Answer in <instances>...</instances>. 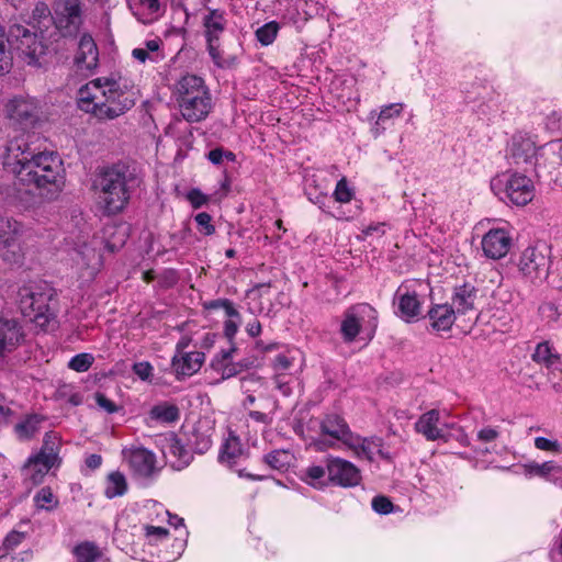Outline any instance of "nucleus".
<instances>
[{"label":"nucleus","mask_w":562,"mask_h":562,"mask_svg":"<svg viewBox=\"0 0 562 562\" xmlns=\"http://www.w3.org/2000/svg\"><path fill=\"white\" fill-rule=\"evenodd\" d=\"M3 167L20 184L33 186L38 194L55 200L65 184L60 157L54 151H36L24 134L13 137L5 146Z\"/></svg>","instance_id":"nucleus-1"},{"label":"nucleus","mask_w":562,"mask_h":562,"mask_svg":"<svg viewBox=\"0 0 562 562\" xmlns=\"http://www.w3.org/2000/svg\"><path fill=\"white\" fill-rule=\"evenodd\" d=\"M139 90L134 81L120 74H111L86 83L78 91V108L102 121L114 120L135 104Z\"/></svg>","instance_id":"nucleus-2"},{"label":"nucleus","mask_w":562,"mask_h":562,"mask_svg":"<svg viewBox=\"0 0 562 562\" xmlns=\"http://www.w3.org/2000/svg\"><path fill=\"white\" fill-rule=\"evenodd\" d=\"M72 223L75 229L68 238L78 255L79 279L83 283L91 282L103 266L101 246L109 252H115L124 246L127 234L123 226L111 224L103 227L102 236L91 235L92 226L81 215L74 216Z\"/></svg>","instance_id":"nucleus-3"},{"label":"nucleus","mask_w":562,"mask_h":562,"mask_svg":"<svg viewBox=\"0 0 562 562\" xmlns=\"http://www.w3.org/2000/svg\"><path fill=\"white\" fill-rule=\"evenodd\" d=\"M144 182L142 169L132 161H117L103 167L95 180L102 213L113 216L122 213Z\"/></svg>","instance_id":"nucleus-4"},{"label":"nucleus","mask_w":562,"mask_h":562,"mask_svg":"<svg viewBox=\"0 0 562 562\" xmlns=\"http://www.w3.org/2000/svg\"><path fill=\"white\" fill-rule=\"evenodd\" d=\"M173 94L182 117L190 123L205 120L213 109V99L204 79L186 74L175 83Z\"/></svg>","instance_id":"nucleus-5"},{"label":"nucleus","mask_w":562,"mask_h":562,"mask_svg":"<svg viewBox=\"0 0 562 562\" xmlns=\"http://www.w3.org/2000/svg\"><path fill=\"white\" fill-rule=\"evenodd\" d=\"M378 325V311L369 303H357L344 311L339 335L347 345L357 340L368 344L374 338Z\"/></svg>","instance_id":"nucleus-6"},{"label":"nucleus","mask_w":562,"mask_h":562,"mask_svg":"<svg viewBox=\"0 0 562 562\" xmlns=\"http://www.w3.org/2000/svg\"><path fill=\"white\" fill-rule=\"evenodd\" d=\"M54 296V289L46 282L25 285L19 291L21 313L40 327H47L56 317L55 311L50 306Z\"/></svg>","instance_id":"nucleus-7"},{"label":"nucleus","mask_w":562,"mask_h":562,"mask_svg":"<svg viewBox=\"0 0 562 562\" xmlns=\"http://www.w3.org/2000/svg\"><path fill=\"white\" fill-rule=\"evenodd\" d=\"M491 189L501 200H508L518 206L528 204L535 196L531 179L517 172L495 177L491 181Z\"/></svg>","instance_id":"nucleus-8"},{"label":"nucleus","mask_w":562,"mask_h":562,"mask_svg":"<svg viewBox=\"0 0 562 562\" xmlns=\"http://www.w3.org/2000/svg\"><path fill=\"white\" fill-rule=\"evenodd\" d=\"M424 283L419 280H405L393 295L394 313L406 323L416 321L422 311L420 291Z\"/></svg>","instance_id":"nucleus-9"},{"label":"nucleus","mask_w":562,"mask_h":562,"mask_svg":"<svg viewBox=\"0 0 562 562\" xmlns=\"http://www.w3.org/2000/svg\"><path fill=\"white\" fill-rule=\"evenodd\" d=\"M23 57L29 65H37L40 57L45 54L46 46L36 33L23 25H12L5 40V45Z\"/></svg>","instance_id":"nucleus-10"},{"label":"nucleus","mask_w":562,"mask_h":562,"mask_svg":"<svg viewBox=\"0 0 562 562\" xmlns=\"http://www.w3.org/2000/svg\"><path fill=\"white\" fill-rule=\"evenodd\" d=\"M49 438L50 435L46 434L41 450L30 456L22 468L23 480L31 487L41 484L58 460V453L54 443H49Z\"/></svg>","instance_id":"nucleus-11"},{"label":"nucleus","mask_w":562,"mask_h":562,"mask_svg":"<svg viewBox=\"0 0 562 562\" xmlns=\"http://www.w3.org/2000/svg\"><path fill=\"white\" fill-rule=\"evenodd\" d=\"M319 429L324 438L314 441L315 447L319 451L335 447L336 442H341L342 445L351 443L353 439V432L348 423L342 416L336 413L324 415L319 422Z\"/></svg>","instance_id":"nucleus-12"},{"label":"nucleus","mask_w":562,"mask_h":562,"mask_svg":"<svg viewBox=\"0 0 562 562\" xmlns=\"http://www.w3.org/2000/svg\"><path fill=\"white\" fill-rule=\"evenodd\" d=\"M549 255L550 250L546 245L527 247L519 257L520 273L532 282L547 279L550 268Z\"/></svg>","instance_id":"nucleus-13"},{"label":"nucleus","mask_w":562,"mask_h":562,"mask_svg":"<svg viewBox=\"0 0 562 562\" xmlns=\"http://www.w3.org/2000/svg\"><path fill=\"white\" fill-rule=\"evenodd\" d=\"M542 147L537 146L535 140L525 134H515L507 147L509 164L521 168L524 171L535 169Z\"/></svg>","instance_id":"nucleus-14"},{"label":"nucleus","mask_w":562,"mask_h":562,"mask_svg":"<svg viewBox=\"0 0 562 562\" xmlns=\"http://www.w3.org/2000/svg\"><path fill=\"white\" fill-rule=\"evenodd\" d=\"M23 226L15 220L0 217V251L4 261L19 263L23 258L21 236Z\"/></svg>","instance_id":"nucleus-15"},{"label":"nucleus","mask_w":562,"mask_h":562,"mask_svg":"<svg viewBox=\"0 0 562 562\" xmlns=\"http://www.w3.org/2000/svg\"><path fill=\"white\" fill-rule=\"evenodd\" d=\"M37 100L29 95L14 97L5 104V117L16 130L32 125L37 117Z\"/></svg>","instance_id":"nucleus-16"},{"label":"nucleus","mask_w":562,"mask_h":562,"mask_svg":"<svg viewBox=\"0 0 562 562\" xmlns=\"http://www.w3.org/2000/svg\"><path fill=\"white\" fill-rule=\"evenodd\" d=\"M328 480L341 487L357 486L361 481L360 470L350 461L339 457L326 459Z\"/></svg>","instance_id":"nucleus-17"},{"label":"nucleus","mask_w":562,"mask_h":562,"mask_svg":"<svg viewBox=\"0 0 562 562\" xmlns=\"http://www.w3.org/2000/svg\"><path fill=\"white\" fill-rule=\"evenodd\" d=\"M55 12L56 26L64 35L77 34L82 24L81 0H59Z\"/></svg>","instance_id":"nucleus-18"},{"label":"nucleus","mask_w":562,"mask_h":562,"mask_svg":"<svg viewBox=\"0 0 562 562\" xmlns=\"http://www.w3.org/2000/svg\"><path fill=\"white\" fill-rule=\"evenodd\" d=\"M443 415H447V411H439L436 408L429 409L423 413L414 425V429L417 434L422 435L427 441L441 440L443 442L449 441V437L446 436V427L442 422Z\"/></svg>","instance_id":"nucleus-19"},{"label":"nucleus","mask_w":562,"mask_h":562,"mask_svg":"<svg viewBox=\"0 0 562 562\" xmlns=\"http://www.w3.org/2000/svg\"><path fill=\"white\" fill-rule=\"evenodd\" d=\"M404 109L405 104L403 102H395L382 105L379 111H371L369 113L371 135L378 138L385 134L386 131L395 125L396 120L402 116Z\"/></svg>","instance_id":"nucleus-20"},{"label":"nucleus","mask_w":562,"mask_h":562,"mask_svg":"<svg viewBox=\"0 0 562 562\" xmlns=\"http://www.w3.org/2000/svg\"><path fill=\"white\" fill-rule=\"evenodd\" d=\"M512 243L513 239L507 229L491 228L483 235L481 247L487 259L499 260L509 252Z\"/></svg>","instance_id":"nucleus-21"},{"label":"nucleus","mask_w":562,"mask_h":562,"mask_svg":"<svg viewBox=\"0 0 562 562\" xmlns=\"http://www.w3.org/2000/svg\"><path fill=\"white\" fill-rule=\"evenodd\" d=\"M133 472L140 477H149L156 471L155 454L143 447L125 448L122 451Z\"/></svg>","instance_id":"nucleus-22"},{"label":"nucleus","mask_w":562,"mask_h":562,"mask_svg":"<svg viewBox=\"0 0 562 562\" xmlns=\"http://www.w3.org/2000/svg\"><path fill=\"white\" fill-rule=\"evenodd\" d=\"M228 25L226 14L220 9H209L202 18L203 36L205 45L225 41V33Z\"/></svg>","instance_id":"nucleus-23"},{"label":"nucleus","mask_w":562,"mask_h":562,"mask_svg":"<svg viewBox=\"0 0 562 562\" xmlns=\"http://www.w3.org/2000/svg\"><path fill=\"white\" fill-rule=\"evenodd\" d=\"M213 65L221 70H235L240 63V54L233 49L226 41L205 45Z\"/></svg>","instance_id":"nucleus-24"},{"label":"nucleus","mask_w":562,"mask_h":562,"mask_svg":"<svg viewBox=\"0 0 562 562\" xmlns=\"http://www.w3.org/2000/svg\"><path fill=\"white\" fill-rule=\"evenodd\" d=\"M23 340V328L18 321L0 319V359L14 351Z\"/></svg>","instance_id":"nucleus-25"},{"label":"nucleus","mask_w":562,"mask_h":562,"mask_svg":"<svg viewBox=\"0 0 562 562\" xmlns=\"http://www.w3.org/2000/svg\"><path fill=\"white\" fill-rule=\"evenodd\" d=\"M99 63V49L90 34H82L75 55V65L81 71H92Z\"/></svg>","instance_id":"nucleus-26"},{"label":"nucleus","mask_w":562,"mask_h":562,"mask_svg":"<svg viewBox=\"0 0 562 562\" xmlns=\"http://www.w3.org/2000/svg\"><path fill=\"white\" fill-rule=\"evenodd\" d=\"M204 359L205 356L201 351L175 353L171 366L177 379L180 380L196 373L201 369Z\"/></svg>","instance_id":"nucleus-27"},{"label":"nucleus","mask_w":562,"mask_h":562,"mask_svg":"<svg viewBox=\"0 0 562 562\" xmlns=\"http://www.w3.org/2000/svg\"><path fill=\"white\" fill-rule=\"evenodd\" d=\"M126 3L133 15L143 24L157 21L164 13L159 0H126Z\"/></svg>","instance_id":"nucleus-28"},{"label":"nucleus","mask_w":562,"mask_h":562,"mask_svg":"<svg viewBox=\"0 0 562 562\" xmlns=\"http://www.w3.org/2000/svg\"><path fill=\"white\" fill-rule=\"evenodd\" d=\"M307 199L313 204L317 205L324 213L329 214L338 221H350L360 214V205H356V209H348L347 211L340 205L336 207L335 211L330 210L328 204L329 196L326 192H312L311 190H306L305 192Z\"/></svg>","instance_id":"nucleus-29"},{"label":"nucleus","mask_w":562,"mask_h":562,"mask_svg":"<svg viewBox=\"0 0 562 562\" xmlns=\"http://www.w3.org/2000/svg\"><path fill=\"white\" fill-rule=\"evenodd\" d=\"M162 452L165 457L172 463V467L179 470L188 467L192 460L191 452L175 435H170L169 437L165 438Z\"/></svg>","instance_id":"nucleus-30"},{"label":"nucleus","mask_w":562,"mask_h":562,"mask_svg":"<svg viewBox=\"0 0 562 562\" xmlns=\"http://www.w3.org/2000/svg\"><path fill=\"white\" fill-rule=\"evenodd\" d=\"M477 291L469 283L458 285L453 290L451 296V306L454 308L457 314L465 315L467 313L474 311V304L476 300Z\"/></svg>","instance_id":"nucleus-31"},{"label":"nucleus","mask_w":562,"mask_h":562,"mask_svg":"<svg viewBox=\"0 0 562 562\" xmlns=\"http://www.w3.org/2000/svg\"><path fill=\"white\" fill-rule=\"evenodd\" d=\"M247 456L238 437L229 436L223 443L218 460L231 469H235Z\"/></svg>","instance_id":"nucleus-32"},{"label":"nucleus","mask_w":562,"mask_h":562,"mask_svg":"<svg viewBox=\"0 0 562 562\" xmlns=\"http://www.w3.org/2000/svg\"><path fill=\"white\" fill-rule=\"evenodd\" d=\"M457 312L448 304H435L428 312L430 325L435 330H449L454 321Z\"/></svg>","instance_id":"nucleus-33"},{"label":"nucleus","mask_w":562,"mask_h":562,"mask_svg":"<svg viewBox=\"0 0 562 562\" xmlns=\"http://www.w3.org/2000/svg\"><path fill=\"white\" fill-rule=\"evenodd\" d=\"M524 469L527 475L539 476L555 484H558L562 475V467L555 461H546L542 463L532 461L524 464Z\"/></svg>","instance_id":"nucleus-34"},{"label":"nucleus","mask_w":562,"mask_h":562,"mask_svg":"<svg viewBox=\"0 0 562 562\" xmlns=\"http://www.w3.org/2000/svg\"><path fill=\"white\" fill-rule=\"evenodd\" d=\"M71 553L76 562H110L106 554L92 541H82L76 544Z\"/></svg>","instance_id":"nucleus-35"},{"label":"nucleus","mask_w":562,"mask_h":562,"mask_svg":"<svg viewBox=\"0 0 562 562\" xmlns=\"http://www.w3.org/2000/svg\"><path fill=\"white\" fill-rule=\"evenodd\" d=\"M179 417L180 412L177 405L168 402L154 405L148 413L149 420L158 424H172L177 422Z\"/></svg>","instance_id":"nucleus-36"},{"label":"nucleus","mask_w":562,"mask_h":562,"mask_svg":"<svg viewBox=\"0 0 562 562\" xmlns=\"http://www.w3.org/2000/svg\"><path fill=\"white\" fill-rule=\"evenodd\" d=\"M45 417L38 414H31L25 416L22 420L15 424L14 432L20 440H30L41 429V424Z\"/></svg>","instance_id":"nucleus-37"},{"label":"nucleus","mask_w":562,"mask_h":562,"mask_svg":"<svg viewBox=\"0 0 562 562\" xmlns=\"http://www.w3.org/2000/svg\"><path fill=\"white\" fill-rule=\"evenodd\" d=\"M532 360L547 368H557L561 363L560 355L548 340L537 344L532 353Z\"/></svg>","instance_id":"nucleus-38"},{"label":"nucleus","mask_w":562,"mask_h":562,"mask_svg":"<svg viewBox=\"0 0 562 562\" xmlns=\"http://www.w3.org/2000/svg\"><path fill=\"white\" fill-rule=\"evenodd\" d=\"M269 294L270 283H259L250 289L247 292L248 311L254 315L262 313L265 311V306L261 299L269 296Z\"/></svg>","instance_id":"nucleus-39"},{"label":"nucleus","mask_w":562,"mask_h":562,"mask_svg":"<svg viewBox=\"0 0 562 562\" xmlns=\"http://www.w3.org/2000/svg\"><path fill=\"white\" fill-rule=\"evenodd\" d=\"M127 492V482L125 475L120 471L111 472L106 477L104 495L112 499L123 496Z\"/></svg>","instance_id":"nucleus-40"},{"label":"nucleus","mask_w":562,"mask_h":562,"mask_svg":"<svg viewBox=\"0 0 562 562\" xmlns=\"http://www.w3.org/2000/svg\"><path fill=\"white\" fill-rule=\"evenodd\" d=\"M263 462L272 470L284 471L292 462V454L285 449H276L262 457Z\"/></svg>","instance_id":"nucleus-41"},{"label":"nucleus","mask_w":562,"mask_h":562,"mask_svg":"<svg viewBox=\"0 0 562 562\" xmlns=\"http://www.w3.org/2000/svg\"><path fill=\"white\" fill-rule=\"evenodd\" d=\"M261 408H263L265 412L249 411L248 417L256 423L262 425H271L274 419V413L278 409V401L272 397H267L263 404L261 405Z\"/></svg>","instance_id":"nucleus-42"},{"label":"nucleus","mask_w":562,"mask_h":562,"mask_svg":"<svg viewBox=\"0 0 562 562\" xmlns=\"http://www.w3.org/2000/svg\"><path fill=\"white\" fill-rule=\"evenodd\" d=\"M355 189L349 184L346 177H342L336 183L335 190L333 192V199L335 202L341 205L349 204L355 200V206L358 204L361 206V202L355 199Z\"/></svg>","instance_id":"nucleus-43"},{"label":"nucleus","mask_w":562,"mask_h":562,"mask_svg":"<svg viewBox=\"0 0 562 562\" xmlns=\"http://www.w3.org/2000/svg\"><path fill=\"white\" fill-rule=\"evenodd\" d=\"M190 443L195 452L204 453L212 446L211 428L202 430L201 427H195L190 437Z\"/></svg>","instance_id":"nucleus-44"},{"label":"nucleus","mask_w":562,"mask_h":562,"mask_svg":"<svg viewBox=\"0 0 562 562\" xmlns=\"http://www.w3.org/2000/svg\"><path fill=\"white\" fill-rule=\"evenodd\" d=\"M279 30L280 25L277 21L267 22L256 31V38L262 46L271 45Z\"/></svg>","instance_id":"nucleus-45"},{"label":"nucleus","mask_w":562,"mask_h":562,"mask_svg":"<svg viewBox=\"0 0 562 562\" xmlns=\"http://www.w3.org/2000/svg\"><path fill=\"white\" fill-rule=\"evenodd\" d=\"M211 367L215 372L221 374V378L223 380L235 376L241 371V366H239L238 363H235L233 360H228V361L212 360Z\"/></svg>","instance_id":"nucleus-46"},{"label":"nucleus","mask_w":562,"mask_h":562,"mask_svg":"<svg viewBox=\"0 0 562 562\" xmlns=\"http://www.w3.org/2000/svg\"><path fill=\"white\" fill-rule=\"evenodd\" d=\"M34 503L37 508L46 510H53L58 505V501L49 487H42L34 496Z\"/></svg>","instance_id":"nucleus-47"},{"label":"nucleus","mask_w":562,"mask_h":562,"mask_svg":"<svg viewBox=\"0 0 562 562\" xmlns=\"http://www.w3.org/2000/svg\"><path fill=\"white\" fill-rule=\"evenodd\" d=\"M443 426L446 427V436L449 437V441L456 440L462 447H470V438L461 426H458L456 423L443 424Z\"/></svg>","instance_id":"nucleus-48"},{"label":"nucleus","mask_w":562,"mask_h":562,"mask_svg":"<svg viewBox=\"0 0 562 562\" xmlns=\"http://www.w3.org/2000/svg\"><path fill=\"white\" fill-rule=\"evenodd\" d=\"M94 357L88 352H81L74 356L69 362L68 368L76 372H87L93 364Z\"/></svg>","instance_id":"nucleus-49"},{"label":"nucleus","mask_w":562,"mask_h":562,"mask_svg":"<svg viewBox=\"0 0 562 562\" xmlns=\"http://www.w3.org/2000/svg\"><path fill=\"white\" fill-rule=\"evenodd\" d=\"M205 307L209 310L221 308V311H224L229 318L240 319L239 312L235 308L233 302L228 299H217L210 301L205 304Z\"/></svg>","instance_id":"nucleus-50"},{"label":"nucleus","mask_w":562,"mask_h":562,"mask_svg":"<svg viewBox=\"0 0 562 562\" xmlns=\"http://www.w3.org/2000/svg\"><path fill=\"white\" fill-rule=\"evenodd\" d=\"M538 311L541 319L550 326L558 323L561 316V312L553 302H543Z\"/></svg>","instance_id":"nucleus-51"},{"label":"nucleus","mask_w":562,"mask_h":562,"mask_svg":"<svg viewBox=\"0 0 562 562\" xmlns=\"http://www.w3.org/2000/svg\"><path fill=\"white\" fill-rule=\"evenodd\" d=\"M327 473L326 467L312 465L305 471L306 482L312 486H324L325 475Z\"/></svg>","instance_id":"nucleus-52"},{"label":"nucleus","mask_w":562,"mask_h":562,"mask_svg":"<svg viewBox=\"0 0 562 562\" xmlns=\"http://www.w3.org/2000/svg\"><path fill=\"white\" fill-rule=\"evenodd\" d=\"M535 448L541 451L551 452L554 454L562 453V442L557 439L547 437H536L533 440Z\"/></svg>","instance_id":"nucleus-53"},{"label":"nucleus","mask_w":562,"mask_h":562,"mask_svg":"<svg viewBox=\"0 0 562 562\" xmlns=\"http://www.w3.org/2000/svg\"><path fill=\"white\" fill-rule=\"evenodd\" d=\"M349 449H352L357 456L366 457L368 459H371V449H370V441L367 438H362L359 435L353 434V439L351 440V443H344Z\"/></svg>","instance_id":"nucleus-54"},{"label":"nucleus","mask_w":562,"mask_h":562,"mask_svg":"<svg viewBox=\"0 0 562 562\" xmlns=\"http://www.w3.org/2000/svg\"><path fill=\"white\" fill-rule=\"evenodd\" d=\"M196 227L200 234L211 236L215 233V226L212 224V216L206 212H200L194 216Z\"/></svg>","instance_id":"nucleus-55"},{"label":"nucleus","mask_w":562,"mask_h":562,"mask_svg":"<svg viewBox=\"0 0 562 562\" xmlns=\"http://www.w3.org/2000/svg\"><path fill=\"white\" fill-rule=\"evenodd\" d=\"M145 536L150 544H157L168 536V529L164 527L145 526Z\"/></svg>","instance_id":"nucleus-56"},{"label":"nucleus","mask_w":562,"mask_h":562,"mask_svg":"<svg viewBox=\"0 0 562 562\" xmlns=\"http://www.w3.org/2000/svg\"><path fill=\"white\" fill-rule=\"evenodd\" d=\"M372 508L375 513L381 515H387L393 512V503L386 496H375L372 499Z\"/></svg>","instance_id":"nucleus-57"},{"label":"nucleus","mask_w":562,"mask_h":562,"mask_svg":"<svg viewBox=\"0 0 562 562\" xmlns=\"http://www.w3.org/2000/svg\"><path fill=\"white\" fill-rule=\"evenodd\" d=\"M5 33L3 27L0 25V71L1 72H8L11 67V59L7 55L5 52V40H7Z\"/></svg>","instance_id":"nucleus-58"},{"label":"nucleus","mask_w":562,"mask_h":562,"mask_svg":"<svg viewBox=\"0 0 562 562\" xmlns=\"http://www.w3.org/2000/svg\"><path fill=\"white\" fill-rule=\"evenodd\" d=\"M187 200L190 202L193 209H200L207 204L210 199L200 189L193 188L188 191Z\"/></svg>","instance_id":"nucleus-59"},{"label":"nucleus","mask_w":562,"mask_h":562,"mask_svg":"<svg viewBox=\"0 0 562 562\" xmlns=\"http://www.w3.org/2000/svg\"><path fill=\"white\" fill-rule=\"evenodd\" d=\"M294 358L286 353H279L273 360V370L276 373H283L291 369Z\"/></svg>","instance_id":"nucleus-60"},{"label":"nucleus","mask_w":562,"mask_h":562,"mask_svg":"<svg viewBox=\"0 0 562 562\" xmlns=\"http://www.w3.org/2000/svg\"><path fill=\"white\" fill-rule=\"evenodd\" d=\"M144 48L153 56L151 63L157 64L165 58L164 53L160 52V40L158 38L146 41L144 43Z\"/></svg>","instance_id":"nucleus-61"},{"label":"nucleus","mask_w":562,"mask_h":562,"mask_svg":"<svg viewBox=\"0 0 562 562\" xmlns=\"http://www.w3.org/2000/svg\"><path fill=\"white\" fill-rule=\"evenodd\" d=\"M25 539V533L20 531H11L8 533V536L4 538L3 547L5 551H12L14 550L19 544L22 543V541Z\"/></svg>","instance_id":"nucleus-62"},{"label":"nucleus","mask_w":562,"mask_h":562,"mask_svg":"<svg viewBox=\"0 0 562 562\" xmlns=\"http://www.w3.org/2000/svg\"><path fill=\"white\" fill-rule=\"evenodd\" d=\"M95 402H97L98 406L100 408H102L104 412H106L108 414H113L119 411V406L102 393L95 394Z\"/></svg>","instance_id":"nucleus-63"},{"label":"nucleus","mask_w":562,"mask_h":562,"mask_svg":"<svg viewBox=\"0 0 562 562\" xmlns=\"http://www.w3.org/2000/svg\"><path fill=\"white\" fill-rule=\"evenodd\" d=\"M239 321L240 319L229 318L224 322V335L229 344H234V338L239 328Z\"/></svg>","instance_id":"nucleus-64"}]
</instances>
